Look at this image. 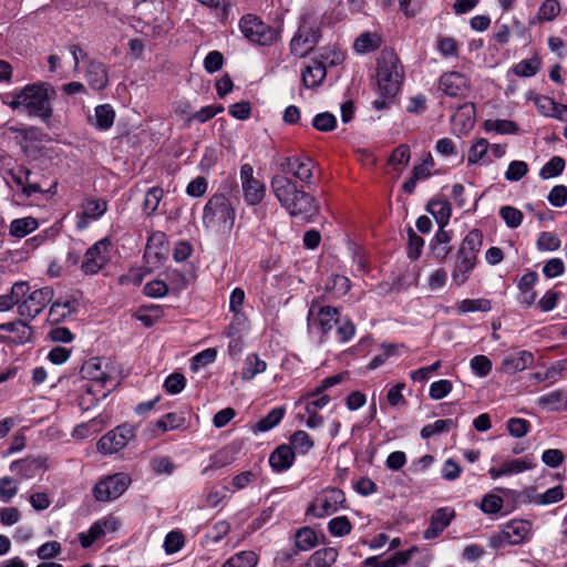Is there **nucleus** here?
I'll use <instances>...</instances> for the list:
<instances>
[{
    "label": "nucleus",
    "mask_w": 567,
    "mask_h": 567,
    "mask_svg": "<svg viewBox=\"0 0 567 567\" xmlns=\"http://www.w3.org/2000/svg\"><path fill=\"white\" fill-rule=\"evenodd\" d=\"M271 190L280 205L296 220L312 223L320 213L316 198L299 188L296 182L286 175H275L270 182Z\"/></svg>",
    "instance_id": "f257e3e1"
},
{
    "label": "nucleus",
    "mask_w": 567,
    "mask_h": 567,
    "mask_svg": "<svg viewBox=\"0 0 567 567\" xmlns=\"http://www.w3.org/2000/svg\"><path fill=\"white\" fill-rule=\"evenodd\" d=\"M403 78V66L398 55L392 51L382 52L377 72L378 97L372 102L374 110L383 111L392 106L401 90Z\"/></svg>",
    "instance_id": "f03ea898"
},
{
    "label": "nucleus",
    "mask_w": 567,
    "mask_h": 567,
    "mask_svg": "<svg viewBox=\"0 0 567 567\" xmlns=\"http://www.w3.org/2000/svg\"><path fill=\"white\" fill-rule=\"evenodd\" d=\"M54 94L51 84L38 82L8 93L3 102L12 110L24 109L29 115L48 122L52 116L51 99Z\"/></svg>",
    "instance_id": "7ed1b4c3"
},
{
    "label": "nucleus",
    "mask_w": 567,
    "mask_h": 567,
    "mask_svg": "<svg viewBox=\"0 0 567 567\" xmlns=\"http://www.w3.org/2000/svg\"><path fill=\"white\" fill-rule=\"evenodd\" d=\"M236 210L224 194H214L206 203L203 212V225L206 229L218 234L229 233L235 223Z\"/></svg>",
    "instance_id": "20e7f679"
},
{
    "label": "nucleus",
    "mask_w": 567,
    "mask_h": 567,
    "mask_svg": "<svg viewBox=\"0 0 567 567\" xmlns=\"http://www.w3.org/2000/svg\"><path fill=\"white\" fill-rule=\"evenodd\" d=\"M241 34L251 43L259 45H271L277 40V31L266 24L256 14H245L239 20Z\"/></svg>",
    "instance_id": "39448f33"
},
{
    "label": "nucleus",
    "mask_w": 567,
    "mask_h": 567,
    "mask_svg": "<svg viewBox=\"0 0 567 567\" xmlns=\"http://www.w3.org/2000/svg\"><path fill=\"white\" fill-rule=\"evenodd\" d=\"M132 480L125 473H116L100 480L93 489L97 502H111L118 498L130 486Z\"/></svg>",
    "instance_id": "423d86ee"
},
{
    "label": "nucleus",
    "mask_w": 567,
    "mask_h": 567,
    "mask_svg": "<svg viewBox=\"0 0 567 567\" xmlns=\"http://www.w3.org/2000/svg\"><path fill=\"white\" fill-rule=\"evenodd\" d=\"M135 436V427L124 423L104 434L97 442L102 454H113L124 449Z\"/></svg>",
    "instance_id": "0eeeda50"
},
{
    "label": "nucleus",
    "mask_w": 567,
    "mask_h": 567,
    "mask_svg": "<svg viewBox=\"0 0 567 567\" xmlns=\"http://www.w3.org/2000/svg\"><path fill=\"white\" fill-rule=\"evenodd\" d=\"M339 311L334 307H322L312 302L308 311V328L326 336L339 322Z\"/></svg>",
    "instance_id": "6e6552de"
},
{
    "label": "nucleus",
    "mask_w": 567,
    "mask_h": 567,
    "mask_svg": "<svg viewBox=\"0 0 567 567\" xmlns=\"http://www.w3.org/2000/svg\"><path fill=\"white\" fill-rule=\"evenodd\" d=\"M54 291L51 287H42L20 300L18 312L21 317L32 320L52 301Z\"/></svg>",
    "instance_id": "1a4fd4ad"
},
{
    "label": "nucleus",
    "mask_w": 567,
    "mask_h": 567,
    "mask_svg": "<svg viewBox=\"0 0 567 567\" xmlns=\"http://www.w3.org/2000/svg\"><path fill=\"white\" fill-rule=\"evenodd\" d=\"M112 243L109 238H102L92 245L84 254L81 270L85 275L97 274L109 261V251Z\"/></svg>",
    "instance_id": "9d476101"
},
{
    "label": "nucleus",
    "mask_w": 567,
    "mask_h": 567,
    "mask_svg": "<svg viewBox=\"0 0 567 567\" xmlns=\"http://www.w3.org/2000/svg\"><path fill=\"white\" fill-rule=\"evenodd\" d=\"M240 181L244 193V199L249 206L259 204L266 195L265 184L255 178L254 168L250 164H244L240 167Z\"/></svg>",
    "instance_id": "9b49d317"
},
{
    "label": "nucleus",
    "mask_w": 567,
    "mask_h": 567,
    "mask_svg": "<svg viewBox=\"0 0 567 567\" xmlns=\"http://www.w3.org/2000/svg\"><path fill=\"white\" fill-rule=\"evenodd\" d=\"M532 534V524L525 519H514L503 525L497 536L499 543L519 545L528 540Z\"/></svg>",
    "instance_id": "f8f14e48"
},
{
    "label": "nucleus",
    "mask_w": 567,
    "mask_h": 567,
    "mask_svg": "<svg viewBox=\"0 0 567 567\" xmlns=\"http://www.w3.org/2000/svg\"><path fill=\"white\" fill-rule=\"evenodd\" d=\"M346 501L342 491L333 488L327 492L321 497H318L309 507L308 513H311L318 518L330 516L336 513L340 505Z\"/></svg>",
    "instance_id": "ddd939ff"
},
{
    "label": "nucleus",
    "mask_w": 567,
    "mask_h": 567,
    "mask_svg": "<svg viewBox=\"0 0 567 567\" xmlns=\"http://www.w3.org/2000/svg\"><path fill=\"white\" fill-rule=\"evenodd\" d=\"M320 33L312 27L301 25L290 41V52L295 56H306L317 44Z\"/></svg>",
    "instance_id": "4468645a"
},
{
    "label": "nucleus",
    "mask_w": 567,
    "mask_h": 567,
    "mask_svg": "<svg viewBox=\"0 0 567 567\" xmlns=\"http://www.w3.org/2000/svg\"><path fill=\"white\" fill-rule=\"evenodd\" d=\"M440 89L449 96L465 97L470 92V83L464 74L452 71L441 75Z\"/></svg>",
    "instance_id": "2eb2a0df"
},
{
    "label": "nucleus",
    "mask_w": 567,
    "mask_h": 567,
    "mask_svg": "<svg viewBox=\"0 0 567 567\" xmlns=\"http://www.w3.org/2000/svg\"><path fill=\"white\" fill-rule=\"evenodd\" d=\"M282 175H292L305 184H309L312 178L313 163L310 158L288 157L281 163Z\"/></svg>",
    "instance_id": "dca6fc26"
},
{
    "label": "nucleus",
    "mask_w": 567,
    "mask_h": 567,
    "mask_svg": "<svg viewBox=\"0 0 567 567\" xmlns=\"http://www.w3.org/2000/svg\"><path fill=\"white\" fill-rule=\"evenodd\" d=\"M455 512L450 507H441L433 512L430 518V525L423 533L424 539L437 538L443 530L452 523Z\"/></svg>",
    "instance_id": "f3484780"
},
{
    "label": "nucleus",
    "mask_w": 567,
    "mask_h": 567,
    "mask_svg": "<svg viewBox=\"0 0 567 567\" xmlns=\"http://www.w3.org/2000/svg\"><path fill=\"white\" fill-rule=\"evenodd\" d=\"M476 260L477 257L470 255L468 252L457 250L452 270V280L456 286H462L467 281L476 265Z\"/></svg>",
    "instance_id": "a211bd4d"
},
{
    "label": "nucleus",
    "mask_w": 567,
    "mask_h": 567,
    "mask_svg": "<svg viewBox=\"0 0 567 567\" xmlns=\"http://www.w3.org/2000/svg\"><path fill=\"white\" fill-rule=\"evenodd\" d=\"M8 175L27 197L43 192L39 183L32 179V172L23 166L11 168Z\"/></svg>",
    "instance_id": "6ab92c4d"
},
{
    "label": "nucleus",
    "mask_w": 567,
    "mask_h": 567,
    "mask_svg": "<svg viewBox=\"0 0 567 567\" xmlns=\"http://www.w3.org/2000/svg\"><path fill=\"white\" fill-rule=\"evenodd\" d=\"M185 415L182 412H169L164 414L161 419L150 423L148 430L151 435L156 437L168 431L177 430L184 426Z\"/></svg>",
    "instance_id": "aec40b11"
},
{
    "label": "nucleus",
    "mask_w": 567,
    "mask_h": 567,
    "mask_svg": "<svg viewBox=\"0 0 567 567\" xmlns=\"http://www.w3.org/2000/svg\"><path fill=\"white\" fill-rule=\"evenodd\" d=\"M452 234L445 229H439L430 243L429 256L437 262H442L451 254Z\"/></svg>",
    "instance_id": "412c9836"
},
{
    "label": "nucleus",
    "mask_w": 567,
    "mask_h": 567,
    "mask_svg": "<svg viewBox=\"0 0 567 567\" xmlns=\"http://www.w3.org/2000/svg\"><path fill=\"white\" fill-rule=\"evenodd\" d=\"M45 468V460L40 456H28L10 464V471L22 478H32L38 472Z\"/></svg>",
    "instance_id": "4be33fe9"
},
{
    "label": "nucleus",
    "mask_w": 567,
    "mask_h": 567,
    "mask_svg": "<svg viewBox=\"0 0 567 567\" xmlns=\"http://www.w3.org/2000/svg\"><path fill=\"white\" fill-rule=\"evenodd\" d=\"M85 79L93 90H104L109 83L106 65L102 62L90 60L85 68Z\"/></svg>",
    "instance_id": "5701e85b"
},
{
    "label": "nucleus",
    "mask_w": 567,
    "mask_h": 567,
    "mask_svg": "<svg viewBox=\"0 0 567 567\" xmlns=\"http://www.w3.org/2000/svg\"><path fill=\"white\" fill-rule=\"evenodd\" d=\"M538 280V275L535 271H527L518 280L517 288L519 290L518 293V302L525 307H530L535 303L537 298V293L534 290V286Z\"/></svg>",
    "instance_id": "b1692460"
},
{
    "label": "nucleus",
    "mask_w": 567,
    "mask_h": 567,
    "mask_svg": "<svg viewBox=\"0 0 567 567\" xmlns=\"http://www.w3.org/2000/svg\"><path fill=\"white\" fill-rule=\"evenodd\" d=\"M295 461V452L290 445L282 444L278 446L269 456L271 468L277 472H284L290 468Z\"/></svg>",
    "instance_id": "393cba45"
},
{
    "label": "nucleus",
    "mask_w": 567,
    "mask_h": 567,
    "mask_svg": "<svg viewBox=\"0 0 567 567\" xmlns=\"http://www.w3.org/2000/svg\"><path fill=\"white\" fill-rule=\"evenodd\" d=\"M327 76L324 65L318 59H311L301 73L302 83L307 89H313L322 84Z\"/></svg>",
    "instance_id": "a878e982"
},
{
    "label": "nucleus",
    "mask_w": 567,
    "mask_h": 567,
    "mask_svg": "<svg viewBox=\"0 0 567 567\" xmlns=\"http://www.w3.org/2000/svg\"><path fill=\"white\" fill-rule=\"evenodd\" d=\"M101 363L100 358H92L85 361L80 370L82 378L105 386L109 381V375L102 370Z\"/></svg>",
    "instance_id": "bb28decb"
},
{
    "label": "nucleus",
    "mask_w": 567,
    "mask_h": 567,
    "mask_svg": "<svg viewBox=\"0 0 567 567\" xmlns=\"http://www.w3.org/2000/svg\"><path fill=\"white\" fill-rule=\"evenodd\" d=\"M30 288L28 282L18 281L12 287L9 293L0 296V312L10 310L13 306H18L20 300L23 299L29 292Z\"/></svg>",
    "instance_id": "cd10ccee"
},
{
    "label": "nucleus",
    "mask_w": 567,
    "mask_h": 567,
    "mask_svg": "<svg viewBox=\"0 0 567 567\" xmlns=\"http://www.w3.org/2000/svg\"><path fill=\"white\" fill-rule=\"evenodd\" d=\"M115 118V112L110 104H101L95 107L94 116L89 117V122L99 131H107L112 127Z\"/></svg>",
    "instance_id": "c85d7f7f"
},
{
    "label": "nucleus",
    "mask_w": 567,
    "mask_h": 567,
    "mask_svg": "<svg viewBox=\"0 0 567 567\" xmlns=\"http://www.w3.org/2000/svg\"><path fill=\"white\" fill-rule=\"evenodd\" d=\"M236 449L230 445L220 449L210 456V464L203 470V475H206L209 471L233 464L236 460Z\"/></svg>",
    "instance_id": "c756f323"
},
{
    "label": "nucleus",
    "mask_w": 567,
    "mask_h": 567,
    "mask_svg": "<svg viewBox=\"0 0 567 567\" xmlns=\"http://www.w3.org/2000/svg\"><path fill=\"white\" fill-rule=\"evenodd\" d=\"M538 405L547 411L567 410V392L556 390L538 398Z\"/></svg>",
    "instance_id": "7c9ffc66"
},
{
    "label": "nucleus",
    "mask_w": 567,
    "mask_h": 567,
    "mask_svg": "<svg viewBox=\"0 0 567 567\" xmlns=\"http://www.w3.org/2000/svg\"><path fill=\"white\" fill-rule=\"evenodd\" d=\"M427 212L434 216L439 229H444L450 221L452 210L446 199H433L427 204Z\"/></svg>",
    "instance_id": "2f4dec72"
},
{
    "label": "nucleus",
    "mask_w": 567,
    "mask_h": 567,
    "mask_svg": "<svg viewBox=\"0 0 567 567\" xmlns=\"http://www.w3.org/2000/svg\"><path fill=\"white\" fill-rule=\"evenodd\" d=\"M338 551L336 548L326 547L315 551L309 560L300 567H330L336 563Z\"/></svg>",
    "instance_id": "473e14b6"
},
{
    "label": "nucleus",
    "mask_w": 567,
    "mask_h": 567,
    "mask_svg": "<svg viewBox=\"0 0 567 567\" xmlns=\"http://www.w3.org/2000/svg\"><path fill=\"white\" fill-rule=\"evenodd\" d=\"M534 363V355L532 352L523 350L517 352L515 355L506 358L504 365L506 371L515 373L523 371Z\"/></svg>",
    "instance_id": "72a5a7b5"
},
{
    "label": "nucleus",
    "mask_w": 567,
    "mask_h": 567,
    "mask_svg": "<svg viewBox=\"0 0 567 567\" xmlns=\"http://www.w3.org/2000/svg\"><path fill=\"white\" fill-rule=\"evenodd\" d=\"M0 330L16 333L14 341L20 344H23V343L30 341L31 336H32L31 327L23 320L2 323V324H0Z\"/></svg>",
    "instance_id": "f704fd0d"
},
{
    "label": "nucleus",
    "mask_w": 567,
    "mask_h": 567,
    "mask_svg": "<svg viewBox=\"0 0 567 567\" xmlns=\"http://www.w3.org/2000/svg\"><path fill=\"white\" fill-rule=\"evenodd\" d=\"M267 368V363L261 360L257 354L251 353L248 354L245 360V367L241 371V379L245 381H249L254 379L257 374L262 373Z\"/></svg>",
    "instance_id": "c9c22d12"
},
{
    "label": "nucleus",
    "mask_w": 567,
    "mask_h": 567,
    "mask_svg": "<svg viewBox=\"0 0 567 567\" xmlns=\"http://www.w3.org/2000/svg\"><path fill=\"white\" fill-rule=\"evenodd\" d=\"M39 226V223L33 217H23L13 219L10 224V235L13 237L22 238L33 230H35Z\"/></svg>",
    "instance_id": "e433bc0d"
},
{
    "label": "nucleus",
    "mask_w": 567,
    "mask_h": 567,
    "mask_svg": "<svg viewBox=\"0 0 567 567\" xmlns=\"http://www.w3.org/2000/svg\"><path fill=\"white\" fill-rule=\"evenodd\" d=\"M285 415V409L282 406L274 408L268 414L261 417L254 426L255 432H267L277 426Z\"/></svg>",
    "instance_id": "4c0bfd02"
},
{
    "label": "nucleus",
    "mask_w": 567,
    "mask_h": 567,
    "mask_svg": "<svg viewBox=\"0 0 567 567\" xmlns=\"http://www.w3.org/2000/svg\"><path fill=\"white\" fill-rule=\"evenodd\" d=\"M483 245V234L480 229H472L463 239L458 250L477 257Z\"/></svg>",
    "instance_id": "58836bf2"
},
{
    "label": "nucleus",
    "mask_w": 567,
    "mask_h": 567,
    "mask_svg": "<svg viewBox=\"0 0 567 567\" xmlns=\"http://www.w3.org/2000/svg\"><path fill=\"white\" fill-rule=\"evenodd\" d=\"M224 111L221 104H213L202 107L199 111L193 113L186 117V126H190L194 122L206 123L210 118L215 117L218 113Z\"/></svg>",
    "instance_id": "ea45409f"
},
{
    "label": "nucleus",
    "mask_w": 567,
    "mask_h": 567,
    "mask_svg": "<svg viewBox=\"0 0 567 567\" xmlns=\"http://www.w3.org/2000/svg\"><path fill=\"white\" fill-rule=\"evenodd\" d=\"M295 538L298 550H310L318 544L317 534L310 527H302L298 529Z\"/></svg>",
    "instance_id": "a19ab883"
},
{
    "label": "nucleus",
    "mask_w": 567,
    "mask_h": 567,
    "mask_svg": "<svg viewBox=\"0 0 567 567\" xmlns=\"http://www.w3.org/2000/svg\"><path fill=\"white\" fill-rule=\"evenodd\" d=\"M257 555L251 550H244L227 559L221 567H256Z\"/></svg>",
    "instance_id": "79ce46f5"
},
{
    "label": "nucleus",
    "mask_w": 567,
    "mask_h": 567,
    "mask_svg": "<svg viewBox=\"0 0 567 567\" xmlns=\"http://www.w3.org/2000/svg\"><path fill=\"white\" fill-rule=\"evenodd\" d=\"M484 128L487 132H496L499 134H518V126L509 120H486Z\"/></svg>",
    "instance_id": "37998d69"
},
{
    "label": "nucleus",
    "mask_w": 567,
    "mask_h": 567,
    "mask_svg": "<svg viewBox=\"0 0 567 567\" xmlns=\"http://www.w3.org/2000/svg\"><path fill=\"white\" fill-rule=\"evenodd\" d=\"M163 195L164 190L157 186L152 187L146 192L142 207L143 212L147 216L153 215L157 210L158 205L163 198Z\"/></svg>",
    "instance_id": "c03bdc74"
},
{
    "label": "nucleus",
    "mask_w": 567,
    "mask_h": 567,
    "mask_svg": "<svg viewBox=\"0 0 567 567\" xmlns=\"http://www.w3.org/2000/svg\"><path fill=\"white\" fill-rule=\"evenodd\" d=\"M326 290L334 297H342L350 290V280L341 275L332 276L326 284Z\"/></svg>",
    "instance_id": "a18cd8bd"
},
{
    "label": "nucleus",
    "mask_w": 567,
    "mask_h": 567,
    "mask_svg": "<svg viewBox=\"0 0 567 567\" xmlns=\"http://www.w3.org/2000/svg\"><path fill=\"white\" fill-rule=\"evenodd\" d=\"M454 426H455V422L451 419L437 420L434 423L425 425L421 430V437L426 440V439L432 437L433 435L449 432Z\"/></svg>",
    "instance_id": "49530a36"
},
{
    "label": "nucleus",
    "mask_w": 567,
    "mask_h": 567,
    "mask_svg": "<svg viewBox=\"0 0 567 567\" xmlns=\"http://www.w3.org/2000/svg\"><path fill=\"white\" fill-rule=\"evenodd\" d=\"M292 450L300 454H307L315 445L309 434L302 430L296 431L290 439Z\"/></svg>",
    "instance_id": "de8ad7c7"
},
{
    "label": "nucleus",
    "mask_w": 567,
    "mask_h": 567,
    "mask_svg": "<svg viewBox=\"0 0 567 567\" xmlns=\"http://www.w3.org/2000/svg\"><path fill=\"white\" fill-rule=\"evenodd\" d=\"M150 466L156 475H172L177 467L169 456H155L151 460Z\"/></svg>",
    "instance_id": "09e8293b"
},
{
    "label": "nucleus",
    "mask_w": 567,
    "mask_h": 567,
    "mask_svg": "<svg viewBox=\"0 0 567 567\" xmlns=\"http://www.w3.org/2000/svg\"><path fill=\"white\" fill-rule=\"evenodd\" d=\"M565 168V161L560 156L550 158L540 169L539 176L543 179L556 177L563 173Z\"/></svg>",
    "instance_id": "8fccbe9b"
},
{
    "label": "nucleus",
    "mask_w": 567,
    "mask_h": 567,
    "mask_svg": "<svg viewBox=\"0 0 567 567\" xmlns=\"http://www.w3.org/2000/svg\"><path fill=\"white\" fill-rule=\"evenodd\" d=\"M499 216L508 228H517L522 225L524 215L513 206H503L499 209Z\"/></svg>",
    "instance_id": "3c124183"
},
{
    "label": "nucleus",
    "mask_w": 567,
    "mask_h": 567,
    "mask_svg": "<svg viewBox=\"0 0 567 567\" xmlns=\"http://www.w3.org/2000/svg\"><path fill=\"white\" fill-rule=\"evenodd\" d=\"M329 533L336 537H342L350 534L352 525L347 516H338L328 523Z\"/></svg>",
    "instance_id": "603ef678"
},
{
    "label": "nucleus",
    "mask_w": 567,
    "mask_h": 567,
    "mask_svg": "<svg viewBox=\"0 0 567 567\" xmlns=\"http://www.w3.org/2000/svg\"><path fill=\"white\" fill-rule=\"evenodd\" d=\"M107 209L106 202L102 199H86L82 205V210L85 212L87 217L91 219H99L101 216L105 214Z\"/></svg>",
    "instance_id": "864d4df0"
},
{
    "label": "nucleus",
    "mask_w": 567,
    "mask_h": 567,
    "mask_svg": "<svg viewBox=\"0 0 567 567\" xmlns=\"http://www.w3.org/2000/svg\"><path fill=\"white\" fill-rule=\"evenodd\" d=\"M492 309L491 301L487 299H464L458 306L461 312H488Z\"/></svg>",
    "instance_id": "5fc2aeb1"
},
{
    "label": "nucleus",
    "mask_w": 567,
    "mask_h": 567,
    "mask_svg": "<svg viewBox=\"0 0 567 567\" xmlns=\"http://www.w3.org/2000/svg\"><path fill=\"white\" fill-rule=\"evenodd\" d=\"M337 118L330 112L317 114L312 120V126L320 132H330L336 128Z\"/></svg>",
    "instance_id": "6e6d98bb"
},
{
    "label": "nucleus",
    "mask_w": 567,
    "mask_h": 567,
    "mask_svg": "<svg viewBox=\"0 0 567 567\" xmlns=\"http://www.w3.org/2000/svg\"><path fill=\"white\" fill-rule=\"evenodd\" d=\"M489 148V143L486 138H477L468 151L467 162L470 164L478 163Z\"/></svg>",
    "instance_id": "4d7b16f0"
},
{
    "label": "nucleus",
    "mask_w": 567,
    "mask_h": 567,
    "mask_svg": "<svg viewBox=\"0 0 567 567\" xmlns=\"http://www.w3.org/2000/svg\"><path fill=\"white\" fill-rule=\"evenodd\" d=\"M560 247L559 237L549 231H543L537 239V248L542 251H554Z\"/></svg>",
    "instance_id": "13d9d810"
},
{
    "label": "nucleus",
    "mask_w": 567,
    "mask_h": 567,
    "mask_svg": "<svg viewBox=\"0 0 567 567\" xmlns=\"http://www.w3.org/2000/svg\"><path fill=\"white\" fill-rule=\"evenodd\" d=\"M504 475H513L532 470L535 463L528 460H511L502 464Z\"/></svg>",
    "instance_id": "bf43d9fd"
},
{
    "label": "nucleus",
    "mask_w": 567,
    "mask_h": 567,
    "mask_svg": "<svg viewBox=\"0 0 567 567\" xmlns=\"http://www.w3.org/2000/svg\"><path fill=\"white\" fill-rule=\"evenodd\" d=\"M437 51L445 58L457 56L458 47L454 38L439 35L436 41Z\"/></svg>",
    "instance_id": "052dcab7"
},
{
    "label": "nucleus",
    "mask_w": 567,
    "mask_h": 567,
    "mask_svg": "<svg viewBox=\"0 0 567 567\" xmlns=\"http://www.w3.org/2000/svg\"><path fill=\"white\" fill-rule=\"evenodd\" d=\"M560 11V6L557 0H546L539 8L537 19L539 21H551L557 17Z\"/></svg>",
    "instance_id": "680f3d73"
},
{
    "label": "nucleus",
    "mask_w": 567,
    "mask_h": 567,
    "mask_svg": "<svg viewBox=\"0 0 567 567\" xmlns=\"http://www.w3.org/2000/svg\"><path fill=\"white\" fill-rule=\"evenodd\" d=\"M411 158L410 147L408 145H399L391 154L389 158L390 165L396 168L399 165L402 167L408 166Z\"/></svg>",
    "instance_id": "e2e57ef3"
},
{
    "label": "nucleus",
    "mask_w": 567,
    "mask_h": 567,
    "mask_svg": "<svg viewBox=\"0 0 567 567\" xmlns=\"http://www.w3.org/2000/svg\"><path fill=\"white\" fill-rule=\"evenodd\" d=\"M409 250L408 256L410 259L415 260L421 256L424 247V239L419 236L412 228L408 229Z\"/></svg>",
    "instance_id": "0e129e2a"
},
{
    "label": "nucleus",
    "mask_w": 567,
    "mask_h": 567,
    "mask_svg": "<svg viewBox=\"0 0 567 567\" xmlns=\"http://www.w3.org/2000/svg\"><path fill=\"white\" fill-rule=\"evenodd\" d=\"M318 62L324 65L327 70L328 66H336L343 62L344 55L341 51L334 49H324L322 53L317 58Z\"/></svg>",
    "instance_id": "69168bd1"
},
{
    "label": "nucleus",
    "mask_w": 567,
    "mask_h": 567,
    "mask_svg": "<svg viewBox=\"0 0 567 567\" xmlns=\"http://www.w3.org/2000/svg\"><path fill=\"white\" fill-rule=\"evenodd\" d=\"M470 365L473 372L481 378L486 377L492 370V361L483 354L473 357Z\"/></svg>",
    "instance_id": "338daca9"
},
{
    "label": "nucleus",
    "mask_w": 567,
    "mask_h": 567,
    "mask_svg": "<svg viewBox=\"0 0 567 567\" xmlns=\"http://www.w3.org/2000/svg\"><path fill=\"white\" fill-rule=\"evenodd\" d=\"M186 379L182 373L175 372L169 374L164 381V389L169 394H177L185 388Z\"/></svg>",
    "instance_id": "774afa93"
}]
</instances>
